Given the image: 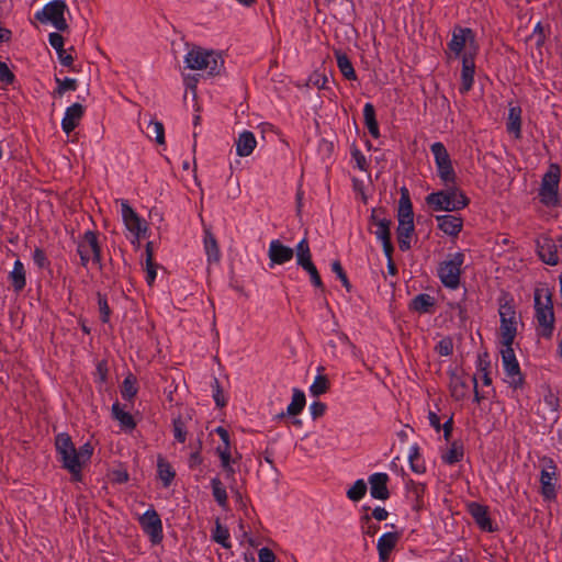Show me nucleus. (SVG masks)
Wrapping results in <instances>:
<instances>
[{"label": "nucleus", "instance_id": "nucleus-1", "mask_svg": "<svg viewBox=\"0 0 562 562\" xmlns=\"http://www.w3.org/2000/svg\"><path fill=\"white\" fill-rule=\"evenodd\" d=\"M57 458L61 465L67 470L72 481H80L82 477V468L90 461L93 447L86 442L79 449L75 447L69 435L61 432L55 438Z\"/></svg>", "mask_w": 562, "mask_h": 562}, {"label": "nucleus", "instance_id": "nucleus-2", "mask_svg": "<svg viewBox=\"0 0 562 562\" xmlns=\"http://www.w3.org/2000/svg\"><path fill=\"white\" fill-rule=\"evenodd\" d=\"M186 68L202 71L209 77L221 75L224 69L222 55L213 49L192 46L183 57Z\"/></svg>", "mask_w": 562, "mask_h": 562}, {"label": "nucleus", "instance_id": "nucleus-3", "mask_svg": "<svg viewBox=\"0 0 562 562\" xmlns=\"http://www.w3.org/2000/svg\"><path fill=\"white\" fill-rule=\"evenodd\" d=\"M426 203L435 212H454L467 207L470 200L459 188L451 186L426 196Z\"/></svg>", "mask_w": 562, "mask_h": 562}, {"label": "nucleus", "instance_id": "nucleus-4", "mask_svg": "<svg viewBox=\"0 0 562 562\" xmlns=\"http://www.w3.org/2000/svg\"><path fill=\"white\" fill-rule=\"evenodd\" d=\"M535 317L539 335L551 338L554 329V312L552 295L548 289H537L535 292Z\"/></svg>", "mask_w": 562, "mask_h": 562}, {"label": "nucleus", "instance_id": "nucleus-5", "mask_svg": "<svg viewBox=\"0 0 562 562\" xmlns=\"http://www.w3.org/2000/svg\"><path fill=\"white\" fill-rule=\"evenodd\" d=\"M448 49L456 58L476 57L480 45L474 31L470 27L456 26L448 43Z\"/></svg>", "mask_w": 562, "mask_h": 562}, {"label": "nucleus", "instance_id": "nucleus-6", "mask_svg": "<svg viewBox=\"0 0 562 562\" xmlns=\"http://www.w3.org/2000/svg\"><path fill=\"white\" fill-rule=\"evenodd\" d=\"M414 232V213L406 188L402 189L398 205V225L396 229L398 247L402 251L411 248V238Z\"/></svg>", "mask_w": 562, "mask_h": 562}, {"label": "nucleus", "instance_id": "nucleus-7", "mask_svg": "<svg viewBox=\"0 0 562 562\" xmlns=\"http://www.w3.org/2000/svg\"><path fill=\"white\" fill-rule=\"evenodd\" d=\"M464 258L465 257L462 251H457L448 255L447 258L439 263L437 268V276L446 288L450 290L459 288Z\"/></svg>", "mask_w": 562, "mask_h": 562}, {"label": "nucleus", "instance_id": "nucleus-8", "mask_svg": "<svg viewBox=\"0 0 562 562\" xmlns=\"http://www.w3.org/2000/svg\"><path fill=\"white\" fill-rule=\"evenodd\" d=\"M501 326H499V344L501 346L514 345L517 335V315L514 304L506 301L498 308Z\"/></svg>", "mask_w": 562, "mask_h": 562}, {"label": "nucleus", "instance_id": "nucleus-9", "mask_svg": "<svg viewBox=\"0 0 562 562\" xmlns=\"http://www.w3.org/2000/svg\"><path fill=\"white\" fill-rule=\"evenodd\" d=\"M67 4L64 0H52L35 12V19L43 24H52L58 31H65L68 24L65 19Z\"/></svg>", "mask_w": 562, "mask_h": 562}, {"label": "nucleus", "instance_id": "nucleus-10", "mask_svg": "<svg viewBox=\"0 0 562 562\" xmlns=\"http://www.w3.org/2000/svg\"><path fill=\"white\" fill-rule=\"evenodd\" d=\"M559 183L560 168L551 165L543 175L539 189L540 202L546 206H557L559 204Z\"/></svg>", "mask_w": 562, "mask_h": 562}, {"label": "nucleus", "instance_id": "nucleus-11", "mask_svg": "<svg viewBox=\"0 0 562 562\" xmlns=\"http://www.w3.org/2000/svg\"><path fill=\"white\" fill-rule=\"evenodd\" d=\"M434 155L437 173L443 184H454L457 175L452 166V161L448 150L441 142H436L430 146Z\"/></svg>", "mask_w": 562, "mask_h": 562}, {"label": "nucleus", "instance_id": "nucleus-12", "mask_svg": "<svg viewBox=\"0 0 562 562\" xmlns=\"http://www.w3.org/2000/svg\"><path fill=\"white\" fill-rule=\"evenodd\" d=\"M77 252L83 267H88L89 262L100 263L101 247L99 245L97 233L87 231L77 243Z\"/></svg>", "mask_w": 562, "mask_h": 562}, {"label": "nucleus", "instance_id": "nucleus-13", "mask_svg": "<svg viewBox=\"0 0 562 562\" xmlns=\"http://www.w3.org/2000/svg\"><path fill=\"white\" fill-rule=\"evenodd\" d=\"M121 216L126 229L133 236L132 243H139L145 237L148 226L144 218H142L128 204L126 200L120 201Z\"/></svg>", "mask_w": 562, "mask_h": 562}, {"label": "nucleus", "instance_id": "nucleus-14", "mask_svg": "<svg viewBox=\"0 0 562 562\" xmlns=\"http://www.w3.org/2000/svg\"><path fill=\"white\" fill-rule=\"evenodd\" d=\"M499 352L506 376L505 381L515 389L520 387L524 383V378L513 345L501 346Z\"/></svg>", "mask_w": 562, "mask_h": 562}, {"label": "nucleus", "instance_id": "nucleus-15", "mask_svg": "<svg viewBox=\"0 0 562 562\" xmlns=\"http://www.w3.org/2000/svg\"><path fill=\"white\" fill-rule=\"evenodd\" d=\"M296 265L304 269L308 274L312 284L315 288L323 289V282L316 266L312 261V254L307 239L302 238L295 247Z\"/></svg>", "mask_w": 562, "mask_h": 562}, {"label": "nucleus", "instance_id": "nucleus-16", "mask_svg": "<svg viewBox=\"0 0 562 562\" xmlns=\"http://www.w3.org/2000/svg\"><path fill=\"white\" fill-rule=\"evenodd\" d=\"M143 531L149 537L153 544H158L164 538L162 522L158 513L148 508L138 519Z\"/></svg>", "mask_w": 562, "mask_h": 562}, {"label": "nucleus", "instance_id": "nucleus-17", "mask_svg": "<svg viewBox=\"0 0 562 562\" xmlns=\"http://www.w3.org/2000/svg\"><path fill=\"white\" fill-rule=\"evenodd\" d=\"M294 254L295 249L283 245L279 239H272L268 249L269 267L273 268L276 265H284L291 261Z\"/></svg>", "mask_w": 562, "mask_h": 562}, {"label": "nucleus", "instance_id": "nucleus-18", "mask_svg": "<svg viewBox=\"0 0 562 562\" xmlns=\"http://www.w3.org/2000/svg\"><path fill=\"white\" fill-rule=\"evenodd\" d=\"M215 452L220 458L221 468L226 473V479L234 480V475L236 472L234 469V464H236L238 462L240 454L237 451H235V453H233L231 443L218 445L215 449Z\"/></svg>", "mask_w": 562, "mask_h": 562}, {"label": "nucleus", "instance_id": "nucleus-19", "mask_svg": "<svg viewBox=\"0 0 562 562\" xmlns=\"http://www.w3.org/2000/svg\"><path fill=\"white\" fill-rule=\"evenodd\" d=\"M468 512L481 530L486 532H494L496 530L490 518L488 508L486 506L471 502L468 504Z\"/></svg>", "mask_w": 562, "mask_h": 562}, {"label": "nucleus", "instance_id": "nucleus-20", "mask_svg": "<svg viewBox=\"0 0 562 562\" xmlns=\"http://www.w3.org/2000/svg\"><path fill=\"white\" fill-rule=\"evenodd\" d=\"M390 477L386 473L376 472L369 476L370 495L372 498L385 501L390 497L387 483Z\"/></svg>", "mask_w": 562, "mask_h": 562}, {"label": "nucleus", "instance_id": "nucleus-21", "mask_svg": "<svg viewBox=\"0 0 562 562\" xmlns=\"http://www.w3.org/2000/svg\"><path fill=\"white\" fill-rule=\"evenodd\" d=\"M555 474L557 467L552 460H549L541 470L540 474L542 495L548 499L555 497Z\"/></svg>", "mask_w": 562, "mask_h": 562}, {"label": "nucleus", "instance_id": "nucleus-22", "mask_svg": "<svg viewBox=\"0 0 562 562\" xmlns=\"http://www.w3.org/2000/svg\"><path fill=\"white\" fill-rule=\"evenodd\" d=\"M401 533L397 531L383 533L376 542V550L380 562H387L392 551L395 549L400 541Z\"/></svg>", "mask_w": 562, "mask_h": 562}, {"label": "nucleus", "instance_id": "nucleus-23", "mask_svg": "<svg viewBox=\"0 0 562 562\" xmlns=\"http://www.w3.org/2000/svg\"><path fill=\"white\" fill-rule=\"evenodd\" d=\"M85 115V106L80 103H74L65 111L61 120V130L69 135L80 123Z\"/></svg>", "mask_w": 562, "mask_h": 562}, {"label": "nucleus", "instance_id": "nucleus-24", "mask_svg": "<svg viewBox=\"0 0 562 562\" xmlns=\"http://www.w3.org/2000/svg\"><path fill=\"white\" fill-rule=\"evenodd\" d=\"M438 228L450 237H458L463 227V220L456 215H437L436 217Z\"/></svg>", "mask_w": 562, "mask_h": 562}, {"label": "nucleus", "instance_id": "nucleus-25", "mask_svg": "<svg viewBox=\"0 0 562 562\" xmlns=\"http://www.w3.org/2000/svg\"><path fill=\"white\" fill-rule=\"evenodd\" d=\"M539 258L547 265L555 266L559 261L558 248L554 241L547 237L537 240Z\"/></svg>", "mask_w": 562, "mask_h": 562}, {"label": "nucleus", "instance_id": "nucleus-26", "mask_svg": "<svg viewBox=\"0 0 562 562\" xmlns=\"http://www.w3.org/2000/svg\"><path fill=\"white\" fill-rule=\"evenodd\" d=\"M257 146V139L252 132L243 131L235 139L236 154L239 157L250 156Z\"/></svg>", "mask_w": 562, "mask_h": 562}, {"label": "nucleus", "instance_id": "nucleus-27", "mask_svg": "<svg viewBox=\"0 0 562 562\" xmlns=\"http://www.w3.org/2000/svg\"><path fill=\"white\" fill-rule=\"evenodd\" d=\"M461 68L460 93H468L474 85L475 57L463 58Z\"/></svg>", "mask_w": 562, "mask_h": 562}, {"label": "nucleus", "instance_id": "nucleus-28", "mask_svg": "<svg viewBox=\"0 0 562 562\" xmlns=\"http://www.w3.org/2000/svg\"><path fill=\"white\" fill-rule=\"evenodd\" d=\"M370 224L374 227L373 234L378 240H383L391 237V221L383 216L381 211H372L370 216Z\"/></svg>", "mask_w": 562, "mask_h": 562}, {"label": "nucleus", "instance_id": "nucleus-29", "mask_svg": "<svg viewBox=\"0 0 562 562\" xmlns=\"http://www.w3.org/2000/svg\"><path fill=\"white\" fill-rule=\"evenodd\" d=\"M521 113L519 105L509 103L506 130L515 139L521 138Z\"/></svg>", "mask_w": 562, "mask_h": 562}, {"label": "nucleus", "instance_id": "nucleus-30", "mask_svg": "<svg viewBox=\"0 0 562 562\" xmlns=\"http://www.w3.org/2000/svg\"><path fill=\"white\" fill-rule=\"evenodd\" d=\"M469 382H472V378L463 373H452L450 376V391L451 395L457 400H463L469 392Z\"/></svg>", "mask_w": 562, "mask_h": 562}, {"label": "nucleus", "instance_id": "nucleus-31", "mask_svg": "<svg viewBox=\"0 0 562 562\" xmlns=\"http://www.w3.org/2000/svg\"><path fill=\"white\" fill-rule=\"evenodd\" d=\"M559 397L552 390L548 389L542 396L539 409H542L544 414L549 413L551 415L550 419L557 422L559 417Z\"/></svg>", "mask_w": 562, "mask_h": 562}, {"label": "nucleus", "instance_id": "nucleus-32", "mask_svg": "<svg viewBox=\"0 0 562 562\" xmlns=\"http://www.w3.org/2000/svg\"><path fill=\"white\" fill-rule=\"evenodd\" d=\"M203 244H204V250L207 256L209 262H218L221 258V251L218 248V244L214 235L211 233L210 229H204L203 235Z\"/></svg>", "mask_w": 562, "mask_h": 562}, {"label": "nucleus", "instance_id": "nucleus-33", "mask_svg": "<svg viewBox=\"0 0 562 562\" xmlns=\"http://www.w3.org/2000/svg\"><path fill=\"white\" fill-rule=\"evenodd\" d=\"M112 416L120 423L122 429L125 431H132L136 426L133 416L124 411L117 402L112 405Z\"/></svg>", "mask_w": 562, "mask_h": 562}, {"label": "nucleus", "instance_id": "nucleus-34", "mask_svg": "<svg viewBox=\"0 0 562 562\" xmlns=\"http://www.w3.org/2000/svg\"><path fill=\"white\" fill-rule=\"evenodd\" d=\"M9 279L15 292H20L25 288V268L20 259L14 261L13 269L9 273Z\"/></svg>", "mask_w": 562, "mask_h": 562}, {"label": "nucleus", "instance_id": "nucleus-35", "mask_svg": "<svg viewBox=\"0 0 562 562\" xmlns=\"http://www.w3.org/2000/svg\"><path fill=\"white\" fill-rule=\"evenodd\" d=\"M364 124L373 138L380 137V128L375 119V110L372 103L368 102L363 106Z\"/></svg>", "mask_w": 562, "mask_h": 562}, {"label": "nucleus", "instance_id": "nucleus-36", "mask_svg": "<svg viewBox=\"0 0 562 562\" xmlns=\"http://www.w3.org/2000/svg\"><path fill=\"white\" fill-rule=\"evenodd\" d=\"M157 473L165 487L170 486L176 476L171 464L162 457H159L157 460Z\"/></svg>", "mask_w": 562, "mask_h": 562}, {"label": "nucleus", "instance_id": "nucleus-37", "mask_svg": "<svg viewBox=\"0 0 562 562\" xmlns=\"http://www.w3.org/2000/svg\"><path fill=\"white\" fill-rule=\"evenodd\" d=\"M324 368L318 367L317 368V374L313 381V383L310 386V393L313 396H319L327 392L329 387V381L328 378L323 373Z\"/></svg>", "mask_w": 562, "mask_h": 562}, {"label": "nucleus", "instance_id": "nucleus-38", "mask_svg": "<svg viewBox=\"0 0 562 562\" xmlns=\"http://www.w3.org/2000/svg\"><path fill=\"white\" fill-rule=\"evenodd\" d=\"M306 404L305 394L299 389H293V394L290 404L286 407V414L289 416L299 415Z\"/></svg>", "mask_w": 562, "mask_h": 562}, {"label": "nucleus", "instance_id": "nucleus-39", "mask_svg": "<svg viewBox=\"0 0 562 562\" xmlns=\"http://www.w3.org/2000/svg\"><path fill=\"white\" fill-rule=\"evenodd\" d=\"M408 462L411 470L416 474H423L426 471V465L420 458L419 447L417 443H414L409 447L408 450Z\"/></svg>", "mask_w": 562, "mask_h": 562}, {"label": "nucleus", "instance_id": "nucleus-40", "mask_svg": "<svg viewBox=\"0 0 562 562\" xmlns=\"http://www.w3.org/2000/svg\"><path fill=\"white\" fill-rule=\"evenodd\" d=\"M212 494L218 506L226 508L228 504V495L222 481L215 476L211 480Z\"/></svg>", "mask_w": 562, "mask_h": 562}, {"label": "nucleus", "instance_id": "nucleus-41", "mask_svg": "<svg viewBox=\"0 0 562 562\" xmlns=\"http://www.w3.org/2000/svg\"><path fill=\"white\" fill-rule=\"evenodd\" d=\"M138 392L137 387V380L136 378L130 373L125 376L123 380L122 386H121V395L123 400L125 401H133Z\"/></svg>", "mask_w": 562, "mask_h": 562}, {"label": "nucleus", "instance_id": "nucleus-42", "mask_svg": "<svg viewBox=\"0 0 562 562\" xmlns=\"http://www.w3.org/2000/svg\"><path fill=\"white\" fill-rule=\"evenodd\" d=\"M434 304L435 300L431 295L422 293L413 299L411 306L418 313H428L430 312V308L434 306Z\"/></svg>", "mask_w": 562, "mask_h": 562}, {"label": "nucleus", "instance_id": "nucleus-43", "mask_svg": "<svg viewBox=\"0 0 562 562\" xmlns=\"http://www.w3.org/2000/svg\"><path fill=\"white\" fill-rule=\"evenodd\" d=\"M337 66L342 76L348 80H355L357 78L353 66L346 54H336Z\"/></svg>", "mask_w": 562, "mask_h": 562}, {"label": "nucleus", "instance_id": "nucleus-44", "mask_svg": "<svg viewBox=\"0 0 562 562\" xmlns=\"http://www.w3.org/2000/svg\"><path fill=\"white\" fill-rule=\"evenodd\" d=\"M146 260H145V269H146V281L149 285L154 283L156 280V267L153 259V249H151V243H147L146 245Z\"/></svg>", "mask_w": 562, "mask_h": 562}, {"label": "nucleus", "instance_id": "nucleus-45", "mask_svg": "<svg viewBox=\"0 0 562 562\" xmlns=\"http://www.w3.org/2000/svg\"><path fill=\"white\" fill-rule=\"evenodd\" d=\"M229 531L226 527L222 526L220 521H216L215 528L212 532V539L220 543L222 547L229 549L232 547L231 540H229Z\"/></svg>", "mask_w": 562, "mask_h": 562}, {"label": "nucleus", "instance_id": "nucleus-46", "mask_svg": "<svg viewBox=\"0 0 562 562\" xmlns=\"http://www.w3.org/2000/svg\"><path fill=\"white\" fill-rule=\"evenodd\" d=\"M367 483L363 479L357 480L352 486L347 491V497L352 502L361 501L367 493Z\"/></svg>", "mask_w": 562, "mask_h": 562}, {"label": "nucleus", "instance_id": "nucleus-47", "mask_svg": "<svg viewBox=\"0 0 562 562\" xmlns=\"http://www.w3.org/2000/svg\"><path fill=\"white\" fill-rule=\"evenodd\" d=\"M463 458V447L458 442H452L450 448L447 450L445 454H442V460L447 464H454L459 462Z\"/></svg>", "mask_w": 562, "mask_h": 562}, {"label": "nucleus", "instance_id": "nucleus-48", "mask_svg": "<svg viewBox=\"0 0 562 562\" xmlns=\"http://www.w3.org/2000/svg\"><path fill=\"white\" fill-rule=\"evenodd\" d=\"M148 136L154 138L158 144H165V128L161 122L150 121L147 126Z\"/></svg>", "mask_w": 562, "mask_h": 562}, {"label": "nucleus", "instance_id": "nucleus-49", "mask_svg": "<svg viewBox=\"0 0 562 562\" xmlns=\"http://www.w3.org/2000/svg\"><path fill=\"white\" fill-rule=\"evenodd\" d=\"M406 490L409 497H412L415 501V503L418 504L419 502H422L424 497L426 486L423 483L409 480L408 482H406Z\"/></svg>", "mask_w": 562, "mask_h": 562}, {"label": "nucleus", "instance_id": "nucleus-50", "mask_svg": "<svg viewBox=\"0 0 562 562\" xmlns=\"http://www.w3.org/2000/svg\"><path fill=\"white\" fill-rule=\"evenodd\" d=\"M57 83V88L55 93L58 95H63L66 91H75L77 89V80L74 78H55Z\"/></svg>", "mask_w": 562, "mask_h": 562}, {"label": "nucleus", "instance_id": "nucleus-51", "mask_svg": "<svg viewBox=\"0 0 562 562\" xmlns=\"http://www.w3.org/2000/svg\"><path fill=\"white\" fill-rule=\"evenodd\" d=\"M351 159L355 162L356 168L361 171H367L369 166L368 160L362 151L356 146L351 148Z\"/></svg>", "mask_w": 562, "mask_h": 562}, {"label": "nucleus", "instance_id": "nucleus-52", "mask_svg": "<svg viewBox=\"0 0 562 562\" xmlns=\"http://www.w3.org/2000/svg\"><path fill=\"white\" fill-rule=\"evenodd\" d=\"M173 436L177 441L184 442L187 439V427L184 422L178 417L172 422Z\"/></svg>", "mask_w": 562, "mask_h": 562}, {"label": "nucleus", "instance_id": "nucleus-53", "mask_svg": "<svg viewBox=\"0 0 562 562\" xmlns=\"http://www.w3.org/2000/svg\"><path fill=\"white\" fill-rule=\"evenodd\" d=\"M436 351L443 357L450 356L453 351V342L451 338H442L436 346Z\"/></svg>", "mask_w": 562, "mask_h": 562}, {"label": "nucleus", "instance_id": "nucleus-54", "mask_svg": "<svg viewBox=\"0 0 562 562\" xmlns=\"http://www.w3.org/2000/svg\"><path fill=\"white\" fill-rule=\"evenodd\" d=\"M98 305L101 321L108 323L110 321L111 311L106 299L101 294H98Z\"/></svg>", "mask_w": 562, "mask_h": 562}, {"label": "nucleus", "instance_id": "nucleus-55", "mask_svg": "<svg viewBox=\"0 0 562 562\" xmlns=\"http://www.w3.org/2000/svg\"><path fill=\"white\" fill-rule=\"evenodd\" d=\"M34 263L40 269H45L49 266V260L47 259V256L45 251L41 248H35L32 255Z\"/></svg>", "mask_w": 562, "mask_h": 562}, {"label": "nucleus", "instance_id": "nucleus-56", "mask_svg": "<svg viewBox=\"0 0 562 562\" xmlns=\"http://www.w3.org/2000/svg\"><path fill=\"white\" fill-rule=\"evenodd\" d=\"M0 81L4 85H11L14 81V75L8 65L0 60Z\"/></svg>", "mask_w": 562, "mask_h": 562}, {"label": "nucleus", "instance_id": "nucleus-57", "mask_svg": "<svg viewBox=\"0 0 562 562\" xmlns=\"http://www.w3.org/2000/svg\"><path fill=\"white\" fill-rule=\"evenodd\" d=\"M331 271L334 273H336V276L340 279V281L342 282V284L346 288L349 286V281L347 279V276L341 267V263L338 260H335L334 262H331Z\"/></svg>", "mask_w": 562, "mask_h": 562}, {"label": "nucleus", "instance_id": "nucleus-58", "mask_svg": "<svg viewBox=\"0 0 562 562\" xmlns=\"http://www.w3.org/2000/svg\"><path fill=\"white\" fill-rule=\"evenodd\" d=\"M327 83V77L317 72H314L308 78V85H312L318 89H324Z\"/></svg>", "mask_w": 562, "mask_h": 562}, {"label": "nucleus", "instance_id": "nucleus-59", "mask_svg": "<svg viewBox=\"0 0 562 562\" xmlns=\"http://www.w3.org/2000/svg\"><path fill=\"white\" fill-rule=\"evenodd\" d=\"M532 36L536 38L537 46H542L546 42V33L544 27L542 26L541 22H538L532 31Z\"/></svg>", "mask_w": 562, "mask_h": 562}, {"label": "nucleus", "instance_id": "nucleus-60", "mask_svg": "<svg viewBox=\"0 0 562 562\" xmlns=\"http://www.w3.org/2000/svg\"><path fill=\"white\" fill-rule=\"evenodd\" d=\"M325 411H326V405L322 402L316 401L310 405V413L314 419L323 416Z\"/></svg>", "mask_w": 562, "mask_h": 562}, {"label": "nucleus", "instance_id": "nucleus-61", "mask_svg": "<svg viewBox=\"0 0 562 562\" xmlns=\"http://www.w3.org/2000/svg\"><path fill=\"white\" fill-rule=\"evenodd\" d=\"M48 42L56 52L64 48V38L59 33H50L48 35Z\"/></svg>", "mask_w": 562, "mask_h": 562}, {"label": "nucleus", "instance_id": "nucleus-62", "mask_svg": "<svg viewBox=\"0 0 562 562\" xmlns=\"http://www.w3.org/2000/svg\"><path fill=\"white\" fill-rule=\"evenodd\" d=\"M213 397L217 406L223 407L226 405V400L223 392L220 390V384L216 380L213 386Z\"/></svg>", "mask_w": 562, "mask_h": 562}, {"label": "nucleus", "instance_id": "nucleus-63", "mask_svg": "<svg viewBox=\"0 0 562 562\" xmlns=\"http://www.w3.org/2000/svg\"><path fill=\"white\" fill-rule=\"evenodd\" d=\"M259 562H276L274 553L268 548H261L258 552Z\"/></svg>", "mask_w": 562, "mask_h": 562}, {"label": "nucleus", "instance_id": "nucleus-64", "mask_svg": "<svg viewBox=\"0 0 562 562\" xmlns=\"http://www.w3.org/2000/svg\"><path fill=\"white\" fill-rule=\"evenodd\" d=\"M58 55V59L61 65L69 67L72 64V56L68 54L64 48L61 50L56 52Z\"/></svg>", "mask_w": 562, "mask_h": 562}]
</instances>
